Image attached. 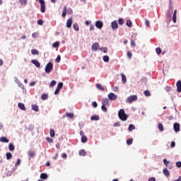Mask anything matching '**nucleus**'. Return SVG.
<instances>
[{
  "instance_id": "obj_37",
  "label": "nucleus",
  "mask_w": 181,
  "mask_h": 181,
  "mask_svg": "<svg viewBox=\"0 0 181 181\" xmlns=\"http://www.w3.org/2000/svg\"><path fill=\"white\" fill-rule=\"evenodd\" d=\"M134 141V139H129L127 140V145H132V142Z\"/></svg>"
},
{
  "instance_id": "obj_7",
  "label": "nucleus",
  "mask_w": 181,
  "mask_h": 181,
  "mask_svg": "<svg viewBox=\"0 0 181 181\" xmlns=\"http://www.w3.org/2000/svg\"><path fill=\"white\" fill-rule=\"evenodd\" d=\"M172 15H173V6L171 4L167 13V18H172Z\"/></svg>"
},
{
  "instance_id": "obj_9",
  "label": "nucleus",
  "mask_w": 181,
  "mask_h": 181,
  "mask_svg": "<svg viewBox=\"0 0 181 181\" xmlns=\"http://www.w3.org/2000/svg\"><path fill=\"white\" fill-rule=\"evenodd\" d=\"M71 25H73V18H70L66 21V28L70 29V28H71Z\"/></svg>"
},
{
  "instance_id": "obj_30",
  "label": "nucleus",
  "mask_w": 181,
  "mask_h": 181,
  "mask_svg": "<svg viewBox=\"0 0 181 181\" xmlns=\"http://www.w3.org/2000/svg\"><path fill=\"white\" fill-rule=\"evenodd\" d=\"M32 110H33V111H35V112H37V111H39V107H37V105H33Z\"/></svg>"
},
{
  "instance_id": "obj_54",
  "label": "nucleus",
  "mask_w": 181,
  "mask_h": 181,
  "mask_svg": "<svg viewBox=\"0 0 181 181\" xmlns=\"http://www.w3.org/2000/svg\"><path fill=\"white\" fill-rule=\"evenodd\" d=\"M37 25H43V21L42 19H39L37 21Z\"/></svg>"
},
{
  "instance_id": "obj_46",
  "label": "nucleus",
  "mask_w": 181,
  "mask_h": 181,
  "mask_svg": "<svg viewBox=\"0 0 181 181\" xmlns=\"http://www.w3.org/2000/svg\"><path fill=\"white\" fill-rule=\"evenodd\" d=\"M101 110L102 111H103V112H107V107H105V105H102Z\"/></svg>"
},
{
  "instance_id": "obj_39",
  "label": "nucleus",
  "mask_w": 181,
  "mask_h": 181,
  "mask_svg": "<svg viewBox=\"0 0 181 181\" xmlns=\"http://www.w3.org/2000/svg\"><path fill=\"white\" fill-rule=\"evenodd\" d=\"M129 131L131 132V131H134V129H135V127L134 124H129Z\"/></svg>"
},
{
  "instance_id": "obj_13",
  "label": "nucleus",
  "mask_w": 181,
  "mask_h": 181,
  "mask_svg": "<svg viewBox=\"0 0 181 181\" xmlns=\"http://www.w3.org/2000/svg\"><path fill=\"white\" fill-rule=\"evenodd\" d=\"M31 63L35 65V67H40V63L36 59H32Z\"/></svg>"
},
{
  "instance_id": "obj_24",
  "label": "nucleus",
  "mask_w": 181,
  "mask_h": 181,
  "mask_svg": "<svg viewBox=\"0 0 181 181\" xmlns=\"http://www.w3.org/2000/svg\"><path fill=\"white\" fill-rule=\"evenodd\" d=\"M158 127L160 132H163V124H162V122H159Z\"/></svg>"
},
{
  "instance_id": "obj_63",
  "label": "nucleus",
  "mask_w": 181,
  "mask_h": 181,
  "mask_svg": "<svg viewBox=\"0 0 181 181\" xmlns=\"http://www.w3.org/2000/svg\"><path fill=\"white\" fill-rule=\"evenodd\" d=\"M148 181H156V179L155 177H151L148 179Z\"/></svg>"
},
{
  "instance_id": "obj_12",
  "label": "nucleus",
  "mask_w": 181,
  "mask_h": 181,
  "mask_svg": "<svg viewBox=\"0 0 181 181\" xmlns=\"http://www.w3.org/2000/svg\"><path fill=\"white\" fill-rule=\"evenodd\" d=\"M174 131L175 132H179V131H180V124L179 123L174 124Z\"/></svg>"
},
{
  "instance_id": "obj_45",
  "label": "nucleus",
  "mask_w": 181,
  "mask_h": 181,
  "mask_svg": "<svg viewBox=\"0 0 181 181\" xmlns=\"http://www.w3.org/2000/svg\"><path fill=\"white\" fill-rule=\"evenodd\" d=\"M156 52L157 54H160V53H162V49H160V47H157L156 49Z\"/></svg>"
},
{
  "instance_id": "obj_57",
  "label": "nucleus",
  "mask_w": 181,
  "mask_h": 181,
  "mask_svg": "<svg viewBox=\"0 0 181 181\" xmlns=\"http://www.w3.org/2000/svg\"><path fill=\"white\" fill-rule=\"evenodd\" d=\"M46 139L49 144L53 142V139H51L50 137H47Z\"/></svg>"
},
{
  "instance_id": "obj_50",
  "label": "nucleus",
  "mask_w": 181,
  "mask_h": 181,
  "mask_svg": "<svg viewBox=\"0 0 181 181\" xmlns=\"http://www.w3.org/2000/svg\"><path fill=\"white\" fill-rule=\"evenodd\" d=\"M60 60H62V57H60V55H58L57 59H56V60H55V62L57 63H60Z\"/></svg>"
},
{
  "instance_id": "obj_34",
  "label": "nucleus",
  "mask_w": 181,
  "mask_h": 181,
  "mask_svg": "<svg viewBox=\"0 0 181 181\" xmlns=\"http://www.w3.org/2000/svg\"><path fill=\"white\" fill-rule=\"evenodd\" d=\"M31 53L33 55L39 54V51H37V49H33L31 50Z\"/></svg>"
},
{
  "instance_id": "obj_28",
  "label": "nucleus",
  "mask_w": 181,
  "mask_h": 181,
  "mask_svg": "<svg viewBox=\"0 0 181 181\" xmlns=\"http://www.w3.org/2000/svg\"><path fill=\"white\" fill-rule=\"evenodd\" d=\"M66 117H67V118H71V119L74 117V114L66 112Z\"/></svg>"
},
{
  "instance_id": "obj_64",
  "label": "nucleus",
  "mask_w": 181,
  "mask_h": 181,
  "mask_svg": "<svg viewBox=\"0 0 181 181\" xmlns=\"http://www.w3.org/2000/svg\"><path fill=\"white\" fill-rule=\"evenodd\" d=\"M173 181H181V176H180L177 180H174Z\"/></svg>"
},
{
  "instance_id": "obj_47",
  "label": "nucleus",
  "mask_w": 181,
  "mask_h": 181,
  "mask_svg": "<svg viewBox=\"0 0 181 181\" xmlns=\"http://www.w3.org/2000/svg\"><path fill=\"white\" fill-rule=\"evenodd\" d=\"M59 42H55L52 44V47H54V48L59 47Z\"/></svg>"
},
{
  "instance_id": "obj_4",
  "label": "nucleus",
  "mask_w": 181,
  "mask_h": 181,
  "mask_svg": "<svg viewBox=\"0 0 181 181\" xmlns=\"http://www.w3.org/2000/svg\"><path fill=\"white\" fill-rule=\"evenodd\" d=\"M39 4H40V11L42 13H45V12H46L45 0H39Z\"/></svg>"
},
{
  "instance_id": "obj_59",
  "label": "nucleus",
  "mask_w": 181,
  "mask_h": 181,
  "mask_svg": "<svg viewBox=\"0 0 181 181\" xmlns=\"http://www.w3.org/2000/svg\"><path fill=\"white\" fill-rule=\"evenodd\" d=\"M32 37H33V39H36V37H37V33H33Z\"/></svg>"
},
{
  "instance_id": "obj_43",
  "label": "nucleus",
  "mask_w": 181,
  "mask_h": 181,
  "mask_svg": "<svg viewBox=\"0 0 181 181\" xmlns=\"http://www.w3.org/2000/svg\"><path fill=\"white\" fill-rule=\"evenodd\" d=\"M49 134H50L51 138H53L54 136V130L53 129H51L49 130Z\"/></svg>"
},
{
  "instance_id": "obj_27",
  "label": "nucleus",
  "mask_w": 181,
  "mask_h": 181,
  "mask_svg": "<svg viewBox=\"0 0 181 181\" xmlns=\"http://www.w3.org/2000/svg\"><path fill=\"white\" fill-rule=\"evenodd\" d=\"M73 28L74 30H76V32H78L79 28H78V24H77V23H74Z\"/></svg>"
},
{
  "instance_id": "obj_58",
  "label": "nucleus",
  "mask_w": 181,
  "mask_h": 181,
  "mask_svg": "<svg viewBox=\"0 0 181 181\" xmlns=\"http://www.w3.org/2000/svg\"><path fill=\"white\" fill-rule=\"evenodd\" d=\"M145 23L146 26H151V22L148 20H146Z\"/></svg>"
},
{
  "instance_id": "obj_62",
  "label": "nucleus",
  "mask_w": 181,
  "mask_h": 181,
  "mask_svg": "<svg viewBox=\"0 0 181 181\" xmlns=\"http://www.w3.org/2000/svg\"><path fill=\"white\" fill-rule=\"evenodd\" d=\"M115 127H119L121 124L119 122H117L114 124Z\"/></svg>"
},
{
  "instance_id": "obj_42",
  "label": "nucleus",
  "mask_w": 181,
  "mask_h": 181,
  "mask_svg": "<svg viewBox=\"0 0 181 181\" xmlns=\"http://www.w3.org/2000/svg\"><path fill=\"white\" fill-rule=\"evenodd\" d=\"M126 25L127 26H129V28H131L132 26V22L130 20H127Z\"/></svg>"
},
{
  "instance_id": "obj_49",
  "label": "nucleus",
  "mask_w": 181,
  "mask_h": 181,
  "mask_svg": "<svg viewBox=\"0 0 181 181\" xmlns=\"http://www.w3.org/2000/svg\"><path fill=\"white\" fill-rule=\"evenodd\" d=\"M100 50H103V53H107V52H108V48L107 47H102V48H100Z\"/></svg>"
},
{
  "instance_id": "obj_44",
  "label": "nucleus",
  "mask_w": 181,
  "mask_h": 181,
  "mask_svg": "<svg viewBox=\"0 0 181 181\" xmlns=\"http://www.w3.org/2000/svg\"><path fill=\"white\" fill-rule=\"evenodd\" d=\"M125 22V20L124 18H119L118 23L119 25H122Z\"/></svg>"
},
{
  "instance_id": "obj_61",
  "label": "nucleus",
  "mask_w": 181,
  "mask_h": 181,
  "mask_svg": "<svg viewBox=\"0 0 181 181\" xmlns=\"http://www.w3.org/2000/svg\"><path fill=\"white\" fill-rule=\"evenodd\" d=\"M170 146H171V148H175V146H176V143L175 141H172Z\"/></svg>"
},
{
  "instance_id": "obj_52",
  "label": "nucleus",
  "mask_w": 181,
  "mask_h": 181,
  "mask_svg": "<svg viewBox=\"0 0 181 181\" xmlns=\"http://www.w3.org/2000/svg\"><path fill=\"white\" fill-rule=\"evenodd\" d=\"M21 165V159L18 158L16 163H15L16 166H19Z\"/></svg>"
},
{
  "instance_id": "obj_40",
  "label": "nucleus",
  "mask_w": 181,
  "mask_h": 181,
  "mask_svg": "<svg viewBox=\"0 0 181 181\" xmlns=\"http://www.w3.org/2000/svg\"><path fill=\"white\" fill-rule=\"evenodd\" d=\"M6 156L7 160H9V159H11V158H12V153H6Z\"/></svg>"
},
{
  "instance_id": "obj_21",
  "label": "nucleus",
  "mask_w": 181,
  "mask_h": 181,
  "mask_svg": "<svg viewBox=\"0 0 181 181\" xmlns=\"http://www.w3.org/2000/svg\"><path fill=\"white\" fill-rule=\"evenodd\" d=\"M163 172L165 176H166L167 177L168 176H170V173H169V170H168V168L163 169Z\"/></svg>"
},
{
  "instance_id": "obj_51",
  "label": "nucleus",
  "mask_w": 181,
  "mask_h": 181,
  "mask_svg": "<svg viewBox=\"0 0 181 181\" xmlns=\"http://www.w3.org/2000/svg\"><path fill=\"white\" fill-rule=\"evenodd\" d=\"M127 57H129V59H132V52L128 51L127 52Z\"/></svg>"
},
{
  "instance_id": "obj_10",
  "label": "nucleus",
  "mask_w": 181,
  "mask_h": 181,
  "mask_svg": "<svg viewBox=\"0 0 181 181\" xmlns=\"http://www.w3.org/2000/svg\"><path fill=\"white\" fill-rule=\"evenodd\" d=\"M95 26H96L98 28V29H101L103 26V21H97L95 23Z\"/></svg>"
},
{
  "instance_id": "obj_55",
  "label": "nucleus",
  "mask_w": 181,
  "mask_h": 181,
  "mask_svg": "<svg viewBox=\"0 0 181 181\" xmlns=\"http://www.w3.org/2000/svg\"><path fill=\"white\" fill-rule=\"evenodd\" d=\"M163 162H164V165H165V166H168V165H169V161H167L166 158L163 159Z\"/></svg>"
},
{
  "instance_id": "obj_17",
  "label": "nucleus",
  "mask_w": 181,
  "mask_h": 181,
  "mask_svg": "<svg viewBox=\"0 0 181 181\" xmlns=\"http://www.w3.org/2000/svg\"><path fill=\"white\" fill-rule=\"evenodd\" d=\"M66 12H67V6H64L62 13V18H66Z\"/></svg>"
},
{
  "instance_id": "obj_3",
  "label": "nucleus",
  "mask_w": 181,
  "mask_h": 181,
  "mask_svg": "<svg viewBox=\"0 0 181 181\" xmlns=\"http://www.w3.org/2000/svg\"><path fill=\"white\" fill-rule=\"evenodd\" d=\"M136 100V95H130L129 96L127 100H126V103H128L129 104H132V103H134V101Z\"/></svg>"
},
{
  "instance_id": "obj_32",
  "label": "nucleus",
  "mask_w": 181,
  "mask_h": 181,
  "mask_svg": "<svg viewBox=\"0 0 181 181\" xmlns=\"http://www.w3.org/2000/svg\"><path fill=\"white\" fill-rule=\"evenodd\" d=\"M103 61L105 62V63H108V62H110V57L107 56V55H105L103 57Z\"/></svg>"
},
{
  "instance_id": "obj_38",
  "label": "nucleus",
  "mask_w": 181,
  "mask_h": 181,
  "mask_svg": "<svg viewBox=\"0 0 181 181\" xmlns=\"http://www.w3.org/2000/svg\"><path fill=\"white\" fill-rule=\"evenodd\" d=\"M8 149H9V151H14L15 146H13V144H9V145H8Z\"/></svg>"
},
{
  "instance_id": "obj_20",
  "label": "nucleus",
  "mask_w": 181,
  "mask_h": 181,
  "mask_svg": "<svg viewBox=\"0 0 181 181\" xmlns=\"http://www.w3.org/2000/svg\"><path fill=\"white\" fill-rule=\"evenodd\" d=\"M0 141L1 142H4L5 144H8V142H9V139H8L6 137L3 136L0 138Z\"/></svg>"
},
{
  "instance_id": "obj_23",
  "label": "nucleus",
  "mask_w": 181,
  "mask_h": 181,
  "mask_svg": "<svg viewBox=\"0 0 181 181\" xmlns=\"http://www.w3.org/2000/svg\"><path fill=\"white\" fill-rule=\"evenodd\" d=\"M79 155L80 156H86V155H87V153L86 152V150L81 149V151H79Z\"/></svg>"
},
{
  "instance_id": "obj_22",
  "label": "nucleus",
  "mask_w": 181,
  "mask_h": 181,
  "mask_svg": "<svg viewBox=\"0 0 181 181\" xmlns=\"http://www.w3.org/2000/svg\"><path fill=\"white\" fill-rule=\"evenodd\" d=\"M28 157L30 158L29 159L31 158H35V152L32 151V150H30L28 151Z\"/></svg>"
},
{
  "instance_id": "obj_2",
  "label": "nucleus",
  "mask_w": 181,
  "mask_h": 181,
  "mask_svg": "<svg viewBox=\"0 0 181 181\" xmlns=\"http://www.w3.org/2000/svg\"><path fill=\"white\" fill-rule=\"evenodd\" d=\"M53 70V64L52 62H49L45 66V73H50Z\"/></svg>"
},
{
  "instance_id": "obj_33",
  "label": "nucleus",
  "mask_w": 181,
  "mask_h": 181,
  "mask_svg": "<svg viewBox=\"0 0 181 181\" xmlns=\"http://www.w3.org/2000/svg\"><path fill=\"white\" fill-rule=\"evenodd\" d=\"M40 179H44V180L47 179V174H46V173H41Z\"/></svg>"
},
{
  "instance_id": "obj_36",
  "label": "nucleus",
  "mask_w": 181,
  "mask_h": 181,
  "mask_svg": "<svg viewBox=\"0 0 181 181\" xmlns=\"http://www.w3.org/2000/svg\"><path fill=\"white\" fill-rule=\"evenodd\" d=\"M81 142L82 144H86V142H87V136H81Z\"/></svg>"
},
{
  "instance_id": "obj_6",
  "label": "nucleus",
  "mask_w": 181,
  "mask_h": 181,
  "mask_svg": "<svg viewBox=\"0 0 181 181\" xmlns=\"http://www.w3.org/2000/svg\"><path fill=\"white\" fill-rule=\"evenodd\" d=\"M108 99L110 100L111 101H114L118 98V95H115L114 93H110L107 95Z\"/></svg>"
},
{
  "instance_id": "obj_15",
  "label": "nucleus",
  "mask_w": 181,
  "mask_h": 181,
  "mask_svg": "<svg viewBox=\"0 0 181 181\" xmlns=\"http://www.w3.org/2000/svg\"><path fill=\"white\" fill-rule=\"evenodd\" d=\"M90 119L91 121H98V119H100V116L97 115H93V116H91Z\"/></svg>"
},
{
  "instance_id": "obj_56",
  "label": "nucleus",
  "mask_w": 181,
  "mask_h": 181,
  "mask_svg": "<svg viewBox=\"0 0 181 181\" xmlns=\"http://www.w3.org/2000/svg\"><path fill=\"white\" fill-rule=\"evenodd\" d=\"M165 91L169 92L170 91V90H172V88H170V86H165Z\"/></svg>"
},
{
  "instance_id": "obj_1",
  "label": "nucleus",
  "mask_w": 181,
  "mask_h": 181,
  "mask_svg": "<svg viewBox=\"0 0 181 181\" xmlns=\"http://www.w3.org/2000/svg\"><path fill=\"white\" fill-rule=\"evenodd\" d=\"M118 116H119V118H120V119L122 121H127V119H128V115H127V114H125V110H124V109H121L119 111Z\"/></svg>"
},
{
  "instance_id": "obj_8",
  "label": "nucleus",
  "mask_w": 181,
  "mask_h": 181,
  "mask_svg": "<svg viewBox=\"0 0 181 181\" xmlns=\"http://www.w3.org/2000/svg\"><path fill=\"white\" fill-rule=\"evenodd\" d=\"M111 28L112 30H115V29H118V21H114L111 23Z\"/></svg>"
},
{
  "instance_id": "obj_16",
  "label": "nucleus",
  "mask_w": 181,
  "mask_h": 181,
  "mask_svg": "<svg viewBox=\"0 0 181 181\" xmlns=\"http://www.w3.org/2000/svg\"><path fill=\"white\" fill-rule=\"evenodd\" d=\"M18 108H20V110H22L23 111H26V107H25V105L22 103H18Z\"/></svg>"
},
{
  "instance_id": "obj_35",
  "label": "nucleus",
  "mask_w": 181,
  "mask_h": 181,
  "mask_svg": "<svg viewBox=\"0 0 181 181\" xmlns=\"http://www.w3.org/2000/svg\"><path fill=\"white\" fill-rule=\"evenodd\" d=\"M27 1L28 0H19V2L23 6H26Z\"/></svg>"
},
{
  "instance_id": "obj_53",
  "label": "nucleus",
  "mask_w": 181,
  "mask_h": 181,
  "mask_svg": "<svg viewBox=\"0 0 181 181\" xmlns=\"http://www.w3.org/2000/svg\"><path fill=\"white\" fill-rule=\"evenodd\" d=\"M92 105L94 108H97V107H98V104H97V102H93Z\"/></svg>"
},
{
  "instance_id": "obj_60",
  "label": "nucleus",
  "mask_w": 181,
  "mask_h": 181,
  "mask_svg": "<svg viewBox=\"0 0 181 181\" xmlns=\"http://www.w3.org/2000/svg\"><path fill=\"white\" fill-rule=\"evenodd\" d=\"M176 166H177V168H181V162L180 161L177 162Z\"/></svg>"
},
{
  "instance_id": "obj_26",
  "label": "nucleus",
  "mask_w": 181,
  "mask_h": 181,
  "mask_svg": "<svg viewBox=\"0 0 181 181\" xmlns=\"http://www.w3.org/2000/svg\"><path fill=\"white\" fill-rule=\"evenodd\" d=\"M122 81L124 84H125V83H127V76H125V74H122Z\"/></svg>"
},
{
  "instance_id": "obj_18",
  "label": "nucleus",
  "mask_w": 181,
  "mask_h": 181,
  "mask_svg": "<svg viewBox=\"0 0 181 181\" xmlns=\"http://www.w3.org/2000/svg\"><path fill=\"white\" fill-rule=\"evenodd\" d=\"M177 11L175 10L173 16V23H176V19H177Z\"/></svg>"
},
{
  "instance_id": "obj_48",
  "label": "nucleus",
  "mask_w": 181,
  "mask_h": 181,
  "mask_svg": "<svg viewBox=\"0 0 181 181\" xmlns=\"http://www.w3.org/2000/svg\"><path fill=\"white\" fill-rule=\"evenodd\" d=\"M56 86V81H52L50 82L49 87H54Z\"/></svg>"
},
{
  "instance_id": "obj_19",
  "label": "nucleus",
  "mask_w": 181,
  "mask_h": 181,
  "mask_svg": "<svg viewBox=\"0 0 181 181\" xmlns=\"http://www.w3.org/2000/svg\"><path fill=\"white\" fill-rule=\"evenodd\" d=\"M109 100H108V98H103V100H102V105H108V103H109Z\"/></svg>"
},
{
  "instance_id": "obj_41",
  "label": "nucleus",
  "mask_w": 181,
  "mask_h": 181,
  "mask_svg": "<svg viewBox=\"0 0 181 181\" xmlns=\"http://www.w3.org/2000/svg\"><path fill=\"white\" fill-rule=\"evenodd\" d=\"M144 93L146 97H151V92L149 90H145Z\"/></svg>"
},
{
  "instance_id": "obj_11",
  "label": "nucleus",
  "mask_w": 181,
  "mask_h": 181,
  "mask_svg": "<svg viewBox=\"0 0 181 181\" xmlns=\"http://www.w3.org/2000/svg\"><path fill=\"white\" fill-rule=\"evenodd\" d=\"M99 47H100V44H98V42H95L92 45V50H94L95 52H97Z\"/></svg>"
},
{
  "instance_id": "obj_29",
  "label": "nucleus",
  "mask_w": 181,
  "mask_h": 181,
  "mask_svg": "<svg viewBox=\"0 0 181 181\" xmlns=\"http://www.w3.org/2000/svg\"><path fill=\"white\" fill-rule=\"evenodd\" d=\"M47 98H49V95L46 93H44L41 95V100H47Z\"/></svg>"
},
{
  "instance_id": "obj_31",
  "label": "nucleus",
  "mask_w": 181,
  "mask_h": 181,
  "mask_svg": "<svg viewBox=\"0 0 181 181\" xmlns=\"http://www.w3.org/2000/svg\"><path fill=\"white\" fill-rule=\"evenodd\" d=\"M134 37H135V34H134L132 36V40H131V45L132 46H135V39H134Z\"/></svg>"
},
{
  "instance_id": "obj_14",
  "label": "nucleus",
  "mask_w": 181,
  "mask_h": 181,
  "mask_svg": "<svg viewBox=\"0 0 181 181\" xmlns=\"http://www.w3.org/2000/svg\"><path fill=\"white\" fill-rule=\"evenodd\" d=\"M176 86H177V91L178 93H181V81H178L177 82Z\"/></svg>"
},
{
  "instance_id": "obj_25",
  "label": "nucleus",
  "mask_w": 181,
  "mask_h": 181,
  "mask_svg": "<svg viewBox=\"0 0 181 181\" xmlns=\"http://www.w3.org/2000/svg\"><path fill=\"white\" fill-rule=\"evenodd\" d=\"M96 88H98V90H100V91H104V87H103L100 83L96 84Z\"/></svg>"
},
{
  "instance_id": "obj_5",
  "label": "nucleus",
  "mask_w": 181,
  "mask_h": 181,
  "mask_svg": "<svg viewBox=\"0 0 181 181\" xmlns=\"http://www.w3.org/2000/svg\"><path fill=\"white\" fill-rule=\"evenodd\" d=\"M61 88H63V82H59V83H58V86H57V88H56V90H55V91H54V95H57V94L59 93H60V89Z\"/></svg>"
}]
</instances>
